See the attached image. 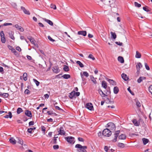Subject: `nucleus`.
I'll use <instances>...</instances> for the list:
<instances>
[{
	"label": "nucleus",
	"mask_w": 152,
	"mask_h": 152,
	"mask_svg": "<svg viewBox=\"0 0 152 152\" xmlns=\"http://www.w3.org/2000/svg\"><path fill=\"white\" fill-rule=\"evenodd\" d=\"M120 132L119 130L116 131L114 135V138L112 140V142H115L117 141V137H118V139L120 140H124L125 139L126 136L125 134H122L118 136Z\"/></svg>",
	"instance_id": "f257e3e1"
},
{
	"label": "nucleus",
	"mask_w": 152,
	"mask_h": 152,
	"mask_svg": "<svg viewBox=\"0 0 152 152\" xmlns=\"http://www.w3.org/2000/svg\"><path fill=\"white\" fill-rule=\"evenodd\" d=\"M75 147L79 149L77 150L79 152H87L86 150L85 149L87 148L86 146H83L80 144H77L75 145Z\"/></svg>",
	"instance_id": "f03ea898"
},
{
	"label": "nucleus",
	"mask_w": 152,
	"mask_h": 152,
	"mask_svg": "<svg viewBox=\"0 0 152 152\" xmlns=\"http://www.w3.org/2000/svg\"><path fill=\"white\" fill-rule=\"evenodd\" d=\"M103 135L105 137H109L112 134V131L107 128L104 129L102 131Z\"/></svg>",
	"instance_id": "7ed1b4c3"
},
{
	"label": "nucleus",
	"mask_w": 152,
	"mask_h": 152,
	"mask_svg": "<svg viewBox=\"0 0 152 152\" xmlns=\"http://www.w3.org/2000/svg\"><path fill=\"white\" fill-rule=\"evenodd\" d=\"M10 142H23V140L20 138L16 137L15 139L13 137H11L9 140Z\"/></svg>",
	"instance_id": "20e7f679"
},
{
	"label": "nucleus",
	"mask_w": 152,
	"mask_h": 152,
	"mask_svg": "<svg viewBox=\"0 0 152 152\" xmlns=\"http://www.w3.org/2000/svg\"><path fill=\"white\" fill-rule=\"evenodd\" d=\"M106 126L107 129L111 131H114L115 129V126L114 123L113 122H109L108 123Z\"/></svg>",
	"instance_id": "39448f33"
},
{
	"label": "nucleus",
	"mask_w": 152,
	"mask_h": 152,
	"mask_svg": "<svg viewBox=\"0 0 152 152\" xmlns=\"http://www.w3.org/2000/svg\"><path fill=\"white\" fill-rule=\"evenodd\" d=\"M65 139L68 142H75V138L72 137H67L65 138Z\"/></svg>",
	"instance_id": "423d86ee"
},
{
	"label": "nucleus",
	"mask_w": 152,
	"mask_h": 152,
	"mask_svg": "<svg viewBox=\"0 0 152 152\" xmlns=\"http://www.w3.org/2000/svg\"><path fill=\"white\" fill-rule=\"evenodd\" d=\"M85 107L90 110H94L93 104L91 103H87L85 106Z\"/></svg>",
	"instance_id": "0eeeda50"
},
{
	"label": "nucleus",
	"mask_w": 152,
	"mask_h": 152,
	"mask_svg": "<svg viewBox=\"0 0 152 152\" xmlns=\"http://www.w3.org/2000/svg\"><path fill=\"white\" fill-rule=\"evenodd\" d=\"M142 67V65L140 62L138 63L136 65V68L137 69V73L138 74L140 73V69Z\"/></svg>",
	"instance_id": "6e6552de"
},
{
	"label": "nucleus",
	"mask_w": 152,
	"mask_h": 152,
	"mask_svg": "<svg viewBox=\"0 0 152 152\" xmlns=\"http://www.w3.org/2000/svg\"><path fill=\"white\" fill-rule=\"evenodd\" d=\"M53 71L56 73H57L60 72V69L57 66H55L53 67Z\"/></svg>",
	"instance_id": "1a4fd4ad"
},
{
	"label": "nucleus",
	"mask_w": 152,
	"mask_h": 152,
	"mask_svg": "<svg viewBox=\"0 0 152 152\" xmlns=\"http://www.w3.org/2000/svg\"><path fill=\"white\" fill-rule=\"evenodd\" d=\"M58 134L60 135H64L65 134V132L64 130V129L62 127H61L60 128V130L58 131Z\"/></svg>",
	"instance_id": "9d476101"
},
{
	"label": "nucleus",
	"mask_w": 152,
	"mask_h": 152,
	"mask_svg": "<svg viewBox=\"0 0 152 152\" xmlns=\"http://www.w3.org/2000/svg\"><path fill=\"white\" fill-rule=\"evenodd\" d=\"M21 9L24 12V13L26 14L30 15V13L28 10H27L24 7L21 6Z\"/></svg>",
	"instance_id": "9b49d317"
},
{
	"label": "nucleus",
	"mask_w": 152,
	"mask_h": 152,
	"mask_svg": "<svg viewBox=\"0 0 152 152\" xmlns=\"http://www.w3.org/2000/svg\"><path fill=\"white\" fill-rule=\"evenodd\" d=\"M77 34L79 35H81L84 36H85L86 35L87 32L86 31H78L77 32Z\"/></svg>",
	"instance_id": "f8f14e48"
},
{
	"label": "nucleus",
	"mask_w": 152,
	"mask_h": 152,
	"mask_svg": "<svg viewBox=\"0 0 152 152\" xmlns=\"http://www.w3.org/2000/svg\"><path fill=\"white\" fill-rule=\"evenodd\" d=\"M25 114L26 115L30 117V118H31L32 117L31 113V111L29 110H26L25 112Z\"/></svg>",
	"instance_id": "ddd939ff"
},
{
	"label": "nucleus",
	"mask_w": 152,
	"mask_h": 152,
	"mask_svg": "<svg viewBox=\"0 0 152 152\" xmlns=\"http://www.w3.org/2000/svg\"><path fill=\"white\" fill-rule=\"evenodd\" d=\"M15 27L18 30L20 31L23 32L24 31V29L20 26H19L18 24H16L15 25Z\"/></svg>",
	"instance_id": "4468645a"
},
{
	"label": "nucleus",
	"mask_w": 152,
	"mask_h": 152,
	"mask_svg": "<svg viewBox=\"0 0 152 152\" xmlns=\"http://www.w3.org/2000/svg\"><path fill=\"white\" fill-rule=\"evenodd\" d=\"M43 20H44L48 24L50 25L53 26V22L50 20L47 19L45 18H43Z\"/></svg>",
	"instance_id": "2eb2a0df"
},
{
	"label": "nucleus",
	"mask_w": 152,
	"mask_h": 152,
	"mask_svg": "<svg viewBox=\"0 0 152 152\" xmlns=\"http://www.w3.org/2000/svg\"><path fill=\"white\" fill-rule=\"evenodd\" d=\"M28 39L30 40L31 43L33 45L34 44L36 41L31 37H28Z\"/></svg>",
	"instance_id": "dca6fc26"
},
{
	"label": "nucleus",
	"mask_w": 152,
	"mask_h": 152,
	"mask_svg": "<svg viewBox=\"0 0 152 152\" xmlns=\"http://www.w3.org/2000/svg\"><path fill=\"white\" fill-rule=\"evenodd\" d=\"M121 77L125 81H127L129 79V78L127 77L126 75L124 73H123L121 75Z\"/></svg>",
	"instance_id": "f3484780"
},
{
	"label": "nucleus",
	"mask_w": 152,
	"mask_h": 152,
	"mask_svg": "<svg viewBox=\"0 0 152 152\" xmlns=\"http://www.w3.org/2000/svg\"><path fill=\"white\" fill-rule=\"evenodd\" d=\"M132 122L135 126H138L140 124V122L137 121L136 119H133L132 121Z\"/></svg>",
	"instance_id": "a211bd4d"
},
{
	"label": "nucleus",
	"mask_w": 152,
	"mask_h": 152,
	"mask_svg": "<svg viewBox=\"0 0 152 152\" xmlns=\"http://www.w3.org/2000/svg\"><path fill=\"white\" fill-rule=\"evenodd\" d=\"M69 97L71 99H72L74 97L75 98H76L75 96L74 91H72L69 94Z\"/></svg>",
	"instance_id": "6ab92c4d"
},
{
	"label": "nucleus",
	"mask_w": 152,
	"mask_h": 152,
	"mask_svg": "<svg viewBox=\"0 0 152 152\" xmlns=\"http://www.w3.org/2000/svg\"><path fill=\"white\" fill-rule=\"evenodd\" d=\"M146 77H140L137 80V82L138 83H140L143 80H145Z\"/></svg>",
	"instance_id": "aec40b11"
},
{
	"label": "nucleus",
	"mask_w": 152,
	"mask_h": 152,
	"mask_svg": "<svg viewBox=\"0 0 152 152\" xmlns=\"http://www.w3.org/2000/svg\"><path fill=\"white\" fill-rule=\"evenodd\" d=\"M14 34V32L12 31H10L9 33L10 38L13 40H14L15 39V38L13 36Z\"/></svg>",
	"instance_id": "412c9836"
},
{
	"label": "nucleus",
	"mask_w": 152,
	"mask_h": 152,
	"mask_svg": "<svg viewBox=\"0 0 152 152\" xmlns=\"http://www.w3.org/2000/svg\"><path fill=\"white\" fill-rule=\"evenodd\" d=\"M119 91L118 88L117 86L114 87L113 88V92L115 94H116L118 93Z\"/></svg>",
	"instance_id": "4be33fe9"
},
{
	"label": "nucleus",
	"mask_w": 152,
	"mask_h": 152,
	"mask_svg": "<svg viewBox=\"0 0 152 152\" xmlns=\"http://www.w3.org/2000/svg\"><path fill=\"white\" fill-rule=\"evenodd\" d=\"M90 79L91 80L94 84H96L97 83V81L96 80V78H95L93 76L91 75L90 76Z\"/></svg>",
	"instance_id": "5701e85b"
},
{
	"label": "nucleus",
	"mask_w": 152,
	"mask_h": 152,
	"mask_svg": "<svg viewBox=\"0 0 152 152\" xmlns=\"http://www.w3.org/2000/svg\"><path fill=\"white\" fill-rule=\"evenodd\" d=\"M118 61L121 63H123L124 62V58L122 56H119L118 57Z\"/></svg>",
	"instance_id": "b1692460"
},
{
	"label": "nucleus",
	"mask_w": 152,
	"mask_h": 152,
	"mask_svg": "<svg viewBox=\"0 0 152 152\" xmlns=\"http://www.w3.org/2000/svg\"><path fill=\"white\" fill-rule=\"evenodd\" d=\"M8 114L9 115H6L4 116V117L7 118H11L12 116L11 112H8Z\"/></svg>",
	"instance_id": "393cba45"
},
{
	"label": "nucleus",
	"mask_w": 152,
	"mask_h": 152,
	"mask_svg": "<svg viewBox=\"0 0 152 152\" xmlns=\"http://www.w3.org/2000/svg\"><path fill=\"white\" fill-rule=\"evenodd\" d=\"M70 77V75L68 74H64L61 76V77H63L64 79H68Z\"/></svg>",
	"instance_id": "a878e982"
},
{
	"label": "nucleus",
	"mask_w": 152,
	"mask_h": 152,
	"mask_svg": "<svg viewBox=\"0 0 152 152\" xmlns=\"http://www.w3.org/2000/svg\"><path fill=\"white\" fill-rule=\"evenodd\" d=\"M107 80L111 84L113 85H116V82H115L113 80L108 79Z\"/></svg>",
	"instance_id": "bb28decb"
},
{
	"label": "nucleus",
	"mask_w": 152,
	"mask_h": 152,
	"mask_svg": "<svg viewBox=\"0 0 152 152\" xmlns=\"http://www.w3.org/2000/svg\"><path fill=\"white\" fill-rule=\"evenodd\" d=\"M102 86L104 88L106 89L107 87L106 82L105 81H103L102 82Z\"/></svg>",
	"instance_id": "cd10ccee"
},
{
	"label": "nucleus",
	"mask_w": 152,
	"mask_h": 152,
	"mask_svg": "<svg viewBox=\"0 0 152 152\" xmlns=\"http://www.w3.org/2000/svg\"><path fill=\"white\" fill-rule=\"evenodd\" d=\"M99 92L100 94L101 95L102 97H104L105 96H107V95H106V94H104L101 90L99 91Z\"/></svg>",
	"instance_id": "c85d7f7f"
},
{
	"label": "nucleus",
	"mask_w": 152,
	"mask_h": 152,
	"mask_svg": "<svg viewBox=\"0 0 152 152\" xmlns=\"http://www.w3.org/2000/svg\"><path fill=\"white\" fill-rule=\"evenodd\" d=\"M141 57V54L140 53L137 51H136V54L135 55V57L137 58H140Z\"/></svg>",
	"instance_id": "c756f323"
},
{
	"label": "nucleus",
	"mask_w": 152,
	"mask_h": 152,
	"mask_svg": "<svg viewBox=\"0 0 152 152\" xmlns=\"http://www.w3.org/2000/svg\"><path fill=\"white\" fill-rule=\"evenodd\" d=\"M120 148H123L125 146H126V145H125L123 143H118V144L117 145Z\"/></svg>",
	"instance_id": "7c9ffc66"
},
{
	"label": "nucleus",
	"mask_w": 152,
	"mask_h": 152,
	"mask_svg": "<svg viewBox=\"0 0 152 152\" xmlns=\"http://www.w3.org/2000/svg\"><path fill=\"white\" fill-rule=\"evenodd\" d=\"M36 129V127H33V128H28L27 129V132H28V133H31L32 132V130H34Z\"/></svg>",
	"instance_id": "2f4dec72"
},
{
	"label": "nucleus",
	"mask_w": 152,
	"mask_h": 152,
	"mask_svg": "<svg viewBox=\"0 0 152 152\" xmlns=\"http://www.w3.org/2000/svg\"><path fill=\"white\" fill-rule=\"evenodd\" d=\"M76 63L79 65L80 67L81 68H83L84 66L83 64L80 61H76Z\"/></svg>",
	"instance_id": "473e14b6"
},
{
	"label": "nucleus",
	"mask_w": 152,
	"mask_h": 152,
	"mask_svg": "<svg viewBox=\"0 0 152 152\" xmlns=\"http://www.w3.org/2000/svg\"><path fill=\"white\" fill-rule=\"evenodd\" d=\"M63 69L65 72H68L69 70V67L66 65L64 66Z\"/></svg>",
	"instance_id": "72a5a7b5"
},
{
	"label": "nucleus",
	"mask_w": 152,
	"mask_h": 152,
	"mask_svg": "<svg viewBox=\"0 0 152 152\" xmlns=\"http://www.w3.org/2000/svg\"><path fill=\"white\" fill-rule=\"evenodd\" d=\"M136 102V104L137 107H141V103L140 102L138 101V100H135Z\"/></svg>",
	"instance_id": "f704fd0d"
},
{
	"label": "nucleus",
	"mask_w": 152,
	"mask_h": 152,
	"mask_svg": "<svg viewBox=\"0 0 152 152\" xmlns=\"http://www.w3.org/2000/svg\"><path fill=\"white\" fill-rule=\"evenodd\" d=\"M110 34L112 35V37L113 39H115L116 38V35L115 32H111Z\"/></svg>",
	"instance_id": "c9c22d12"
},
{
	"label": "nucleus",
	"mask_w": 152,
	"mask_h": 152,
	"mask_svg": "<svg viewBox=\"0 0 152 152\" xmlns=\"http://www.w3.org/2000/svg\"><path fill=\"white\" fill-rule=\"evenodd\" d=\"M59 141V138L58 137H54V142H57L58 141Z\"/></svg>",
	"instance_id": "e433bc0d"
},
{
	"label": "nucleus",
	"mask_w": 152,
	"mask_h": 152,
	"mask_svg": "<svg viewBox=\"0 0 152 152\" xmlns=\"http://www.w3.org/2000/svg\"><path fill=\"white\" fill-rule=\"evenodd\" d=\"M23 111V110L21 108L19 107L17 109V113L18 114H20V113L22 112Z\"/></svg>",
	"instance_id": "4c0bfd02"
},
{
	"label": "nucleus",
	"mask_w": 152,
	"mask_h": 152,
	"mask_svg": "<svg viewBox=\"0 0 152 152\" xmlns=\"http://www.w3.org/2000/svg\"><path fill=\"white\" fill-rule=\"evenodd\" d=\"M27 75L26 73L25 72L23 74V79L25 81H26L27 80Z\"/></svg>",
	"instance_id": "58836bf2"
},
{
	"label": "nucleus",
	"mask_w": 152,
	"mask_h": 152,
	"mask_svg": "<svg viewBox=\"0 0 152 152\" xmlns=\"http://www.w3.org/2000/svg\"><path fill=\"white\" fill-rule=\"evenodd\" d=\"M33 81L36 84L37 86H39V84L40 83L37 80H36V79H33Z\"/></svg>",
	"instance_id": "ea45409f"
},
{
	"label": "nucleus",
	"mask_w": 152,
	"mask_h": 152,
	"mask_svg": "<svg viewBox=\"0 0 152 152\" xmlns=\"http://www.w3.org/2000/svg\"><path fill=\"white\" fill-rule=\"evenodd\" d=\"M82 75H83V77L85 76L86 77H88L89 76L88 73L86 72H83Z\"/></svg>",
	"instance_id": "a19ab883"
},
{
	"label": "nucleus",
	"mask_w": 152,
	"mask_h": 152,
	"mask_svg": "<svg viewBox=\"0 0 152 152\" xmlns=\"http://www.w3.org/2000/svg\"><path fill=\"white\" fill-rule=\"evenodd\" d=\"M20 143V145H21V146H20V148L21 149V150H23V149H24L25 148H27V145H25V144L24 145V147H23V144H22L21 143Z\"/></svg>",
	"instance_id": "79ce46f5"
},
{
	"label": "nucleus",
	"mask_w": 152,
	"mask_h": 152,
	"mask_svg": "<svg viewBox=\"0 0 152 152\" xmlns=\"http://www.w3.org/2000/svg\"><path fill=\"white\" fill-rule=\"evenodd\" d=\"M140 144H142V143H138L137 145H135V147L137 148H142V147L141 146L142 145H141Z\"/></svg>",
	"instance_id": "37998d69"
},
{
	"label": "nucleus",
	"mask_w": 152,
	"mask_h": 152,
	"mask_svg": "<svg viewBox=\"0 0 152 152\" xmlns=\"http://www.w3.org/2000/svg\"><path fill=\"white\" fill-rule=\"evenodd\" d=\"M142 140L143 142H148L149 141L148 139L145 138H143Z\"/></svg>",
	"instance_id": "c03bdc74"
},
{
	"label": "nucleus",
	"mask_w": 152,
	"mask_h": 152,
	"mask_svg": "<svg viewBox=\"0 0 152 152\" xmlns=\"http://www.w3.org/2000/svg\"><path fill=\"white\" fill-rule=\"evenodd\" d=\"M134 5L136 7H140L141 6V5L140 4H139L137 2H134Z\"/></svg>",
	"instance_id": "a18cd8bd"
},
{
	"label": "nucleus",
	"mask_w": 152,
	"mask_h": 152,
	"mask_svg": "<svg viewBox=\"0 0 152 152\" xmlns=\"http://www.w3.org/2000/svg\"><path fill=\"white\" fill-rule=\"evenodd\" d=\"M88 58L92 59L93 60H95V58L91 54H90L88 56Z\"/></svg>",
	"instance_id": "49530a36"
},
{
	"label": "nucleus",
	"mask_w": 152,
	"mask_h": 152,
	"mask_svg": "<svg viewBox=\"0 0 152 152\" xmlns=\"http://www.w3.org/2000/svg\"><path fill=\"white\" fill-rule=\"evenodd\" d=\"M77 139L79 141V142H84V139L81 137H78L77 138Z\"/></svg>",
	"instance_id": "de8ad7c7"
},
{
	"label": "nucleus",
	"mask_w": 152,
	"mask_h": 152,
	"mask_svg": "<svg viewBox=\"0 0 152 152\" xmlns=\"http://www.w3.org/2000/svg\"><path fill=\"white\" fill-rule=\"evenodd\" d=\"M80 75L83 81H85L86 80V79L85 78L83 77V75H82V72L80 73Z\"/></svg>",
	"instance_id": "09e8293b"
},
{
	"label": "nucleus",
	"mask_w": 152,
	"mask_h": 152,
	"mask_svg": "<svg viewBox=\"0 0 152 152\" xmlns=\"http://www.w3.org/2000/svg\"><path fill=\"white\" fill-rule=\"evenodd\" d=\"M2 95L4 97L7 98L9 96V94L8 93H3L2 94Z\"/></svg>",
	"instance_id": "8fccbe9b"
},
{
	"label": "nucleus",
	"mask_w": 152,
	"mask_h": 152,
	"mask_svg": "<svg viewBox=\"0 0 152 152\" xmlns=\"http://www.w3.org/2000/svg\"><path fill=\"white\" fill-rule=\"evenodd\" d=\"M24 93L25 94L28 95L30 93V91L28 89H26L24 91Z\"/></svg>",
	"instance_id": "3c124183"
},
{
	"label": "nucleus",
	"mask_w": 152,
	"mask_h": 152,
	"mask_svg": "<svg viewBox=\"0 0 152 152\" xmlns=\"http://www.w3.org/2000/svg\"><path fill=\"white\" fill-rule=\"evenodd\" d=\"M145 68L146 69L148 70H150V68L149 67V66H148V65L147 64V63H145Z\"/></svg>",
	"instance_id": "603ef678"
},
{
	"label": "nucleus",
	"mask_w": 152,
	"mask_h": 152,
	"mask_svg": "<svg viewBox=\"0 0 152 152\" xmlns=\"http://www.w3.org/2000/svg\"><path fill=\"white\" fill-rule=\"evenodd\" d=\"M1 41L3 43L5 42L6 39L5 37H1Z\"/></svg>",
	"instance_id": "864d4df0"
},
{
	"label": "nucleus",
	"mask_w": 152,
	"mask_h": 152,
	"mask_svg": "<svg viewBox=\"0 0 152 152\" xmlns=\"http://www.w3.org/2000/svg\"><path fill=\"white\" fill-rule=\"evenodd\" d=\"M59 146L58 145H54L53 146V148L54 150H57L59 148Z\"/></svg>",
	"instance_id": "5fc2aeb1"
},
{
	"label": "nucleus",
	"mask_w": 152,
	"mask_h": 152,
	"mask_svg": "<svg viewBox=\"0 0 152 152\" xmlns=\"http://www.w3.org/2000/svg\"><path fill=\"white\" fill-rule=\"evenodd\" d=\"M127 90H128V91L132 95H134V92H132L131 90L130 89V87H129L128 88H127Z\"/></svg>",
	"instance_id": "6e6d98bb"
},
{
	"label": "nucleus",
	"mask_w": 152,
	"mask_h": 152,
	"mask_svg": "<svg viewBox=\"0 0 152 152\" xmlns=\"http://www.w3.org/2000/svg\"><path fill=\"white\" fill-rule=\"evenodd\" d=\"M50 7L51 8H53L54 10H56V7L55 5L51 4Z\"/></svg>",
	"instance_id": "4d7b16f0"
},
{
	"label": "nucleus",
	"mask_w": 152,
	"mask_h": 152,
	"mask_svg": "<svg viewBox=\"0 0 152 152\" xmlns=\"http://www.w3.org/2000/svg\"><path fill=\"white\" fill-rule=\"evenodd\" d=\"M148 90L149 92L151 93L152 95V85L149 87Z\"/></svg>",
	"instance_id": "13d9d810"
},
{
	"label": "nucleus",
	"mask_w": 152,
	"mask_h": 152,
	"mask_svg": "<svg viewBox=\"0 0 152 152\" xmlns=\"http://www.w3.org/2000/svg\"><path fill=\"white\" fill-rule=\"evenodd\" d=\"M12 24L10 23H4L2 26H7L8 25H12Z\"/></svg>",
	"instance_id": "bf43d9fd"
},
{
	"label": "nucleus",
	"mask_w": 152,
	"mask_h": 152,
	"mask_svg": "<svg viewBox=\"0 0 152 152\" xmlns=\"http://www.w3.org/2000/svg\"><path fill=\"white\" fill-rule=\"evenodd\" d=\"M110 148V146L109 147H108L107 146H105L104 147V150L106 152H108V150L109 148Z\"/></svg>",
	"instance_id": "052dcab7"
},
{
	"label": "nucleus",
	"mask_w": 152,
	"mask_h": 152,
	"mask_svg": "<svg viewBox=\"0 0 152 152\" xmlns=\"http://www.w3.org/2000/svg\"><path fill=\"white\" fill-rule=\"evenodd\" d=\"M143 9L145 11L149 12L150 11V10L147 9L146 7H143Z\"/></svg>",
	"instance_id": "680f3d73"
},
{
	"label": "nucleus",
	"mask_w": 152,
	"mask_h": 152,
	"mask_svg": "<svg viewBox=\"0 0 152 152\" xmlns=\"http://www.w3.org/2000/svg\"><path fill=\"white\" fill-rule=\"evenodd\" d=\"M0 34L1 37H5V35L4 33V31H1Z\"/></svg>",
	"instance_id": "e2e57ef3"
},
{
	"label": "nucleus",
	"mask_w": 152,
	"mask_h": 152,
	"mask_svg": "<svg viewBox=\"0 0 152 152\" xmlns=\"http://www.w3.org/2000/svg\"><path fill=\"white\" fill-rule=\"evenodd\" d=\"M74 93L75 95V96H78L80 95V93L79 92H75V91H74Z\"/></svg>",
	"instance_id": "0e129e2a"
},
{
	"label": "nucleus",
	"mask_w": 152,
	"mask_h": 152,
	"mask_svg": "<svg viewBox=\"0 0 152 152\" xmlns=\"http://www.w3.org/2000/svg\"><path fill=\"white\" fill-rule=\"evenodd\" d=\"M48 39L50 41L52 42H54L55 41V40L53 39L50 36H48Z\"/></svg>",
	"instance_id": "69168bd1"
},
{
	"label": "nucleus",
	"mask_w": 152,
	"mask_h": 152,
	"mask_svg": "<svg viewBox=\"0 0 152 152\" xmlns=\"http://www.w3.org/2000/svg\"><path fill=\"white\" fill-rule=\"evenodd\" d=\"M115 43L117 45H119V46H122L123 45V43L122 42H116Z\"/></svg>",
	"instance_id": "338daca9"
},
{
	"label": "nucleus",
	"mask_w": 152,
	"mask_h": 152,
	"mask_svg": "<svg viewBox=\"0 0 152 152\" xmlns=\"http://www.w3.org/2000/svg\"><path fill=\"white\" fill-rule=\"evenodd\" d=\"M109 3H110V4L111 5L115 3V0H109Z\"/></svg>",
	"instance_id": "774afa93"
}]
</instances>
